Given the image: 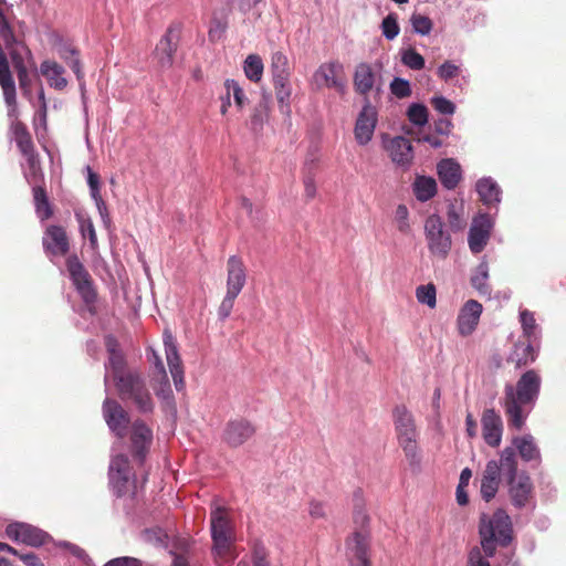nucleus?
<instances>
[{"mask_svg": "<svg viewBox=\"0 0 566 566\" xmlns=\"http://www.w3.org/2000/svg\"><path fill=\"white\" fill-rule=\"evenodd\" d=\"M542 378L539 374L530 369L516 382V386L506 385L504 388L503 407L510 426L522 429L527 412L524 407L533 406L538 398Z\"/></svg>", "mask_w": 566, "mask_h": 566, "instance_id": "obj_1", "label": "nucleus"}, {"mask_svg": "<svg viewBox=\"0 0 566 566\" xmlns=\"http://www.w3.org/2000/svg\"><path fill=\"white\" fill-rule=\"evenodd\" d=\"M147 482V473L138 483L136 474L126 454L119 453L111 459L108 467V485L112 493L119 499L135 500L144 490Z\"/></svg>", "mask_w": 566, "mask_h": 566, "instance_id": "obj_2", "label": "nucleus"}, {"mask_svg": "<svg viewBox=\"0 0 566 566\" xmlns=\"http://www.w3.org/2000/svg\"><path fill=\"white\" fill-rule=\"evenodd\" d=\"M392 421L397 442L411 468H419L421 451L418 446L419 430L412 412L405 406L398 405L392 409Z\"/></svg>", "mask_w": 566, "mask_h": 566, "instance_id": "obj_3", "label": "nucleus"}, {"mask_svg": "<svg viewBox=\"0 0 566 566\" xmlns=\"http://www.w3.org/2000/svg\"><path fill=\"white\" fill-rule=\"evenodd\" d=\"M511 517L504 510H496L491 517L482 514L480 518L479 533L481 545L486 556H493L497 544L509 545L512 539Z\"/></svg>", "mask_w": 566, "mask_h": 566, "instance_id": "obj_4", "label": "nucleus"}, {"mask_svg": "<svg viewBox=\"0 0 566 566\" xmlns=\"http://www.w3.org/2000/svg\"><path fill=\"white\" fill-rule=\"evenodd\" d=\"M503 475L507 481L510 499L514 506L522 509L533 497V483L525 472L518 473L516 452L512 448L502 451Z\"/></svg>", "mask_w": 566, "mask_h": 566, "instance_id": "obj_5", "label": "nucleus"}, {"mask_svg": "<svg viewBox=\"0 0 566 566\" xmlns=\"http://www.w3.org/2000/svg\"><path fill=\"white\" fill-rule=\"evenodd\" d=\"M210 531L212 538V554L219 562L231 559L235 536L232 521L224 507L217 506L210 513Z\"/></svg>", "mask_w": 566, "mask_h": 566, "instance_id": "obj_6", "label": "nucleus"}, {"mask_svg": "<svg viewBox=\"0 0 566 566\" xmlns=\"http://www.w3.org/2000/svg\"><path fill=\"white\" fill-rule=\"evenodd\" d=\"M118 397L123 401H130L140 412H150L154 409L153 398L142 375L129 371L114 380Z\"/></svg>", "mask_w": 566, "mask_h": 566, "instance_id": "obj_7", "label": "nucleus"}, {"mask_svg": "<svg viewBox=\"0 0 566 566\" xmlns=\"http://www.w3.org/2000/svg\"><path fill=\"white\" fill-rule=\"evenodd\" d=\"M182 32L180 22H171L158 41L153 52V57L160 69H170L175 62V55L179 48Z\"/></svg>", "mask_w": 566, "mask_h": 566, "instance_id": "obj_8", "label": "nucleus"}, {"mask_svg": "<svg viewBox=\"0 0 566 566\" xmlns=\"http://www.w3.org/2000/svg\"><path fill=\"white\" fill-rule=\"evenodd\" d=\"M271 74L279 104L289 105L292 94L291 69L287 56L281 51L274 52L271 56Z\"/></svg>", "mask_w": 566, "mask_h": 566, "instance_id": "obj_9", "label": "nucleus"}, {"mask_svg": "<svg viewBox=\"0 0 566 566\" xmlns=\"http://www.w3.org/2000/svg\"><path fill=\"white\" fill-rule=\"evenodd\" d=\"M313 83L317 88H333L344 95L347 87V76L342 62L333 60L318 66L313 74Z\"/></svg>", "mask_w": 566, "mask_h": 566, "instance_id": "obj_10", "label": "nucleus"}, {"mask_svg": "<svg viewBox=\"0 0 566 566\" xmlns=\"http://www.w3.org/2000/svg\"><path fill=\"white\" fill-rule=\"evenodd\" d=\"M428 247L432 254L446 258L451 250V237L443 230V222L437 214H431L424 223Z\"/></svg>", "mask_w": 566, "mask_h": 566, "instance_id": "obj_11", "label": "nucleus"}, {"mask_svg": "<svg viewBox=\"0 0 566 566\" xmlns=\"http://www.w3.org/2000/svg\"><path fill=\"white\" fill-rule=\"evenodd\" d=\"M130 453L143 465L153 444V430L143 421L135 420L129 430Z\"/></svg>", "mask_w": 566, "mask_h": 566, "instance_id": "obj_12", "label": "nucleus"}, {"mask_svg": "<svg viewBox=\"0 0 566 566\" xmlns=\"http://www.w3.org/2000/svg\"><path fill=\"white\" fill-rule=\"evenodd\" d=\"M347 557L350 566H371L370 543L367 532H353L346 539Z\"/></svg>", "mask_w": 566, "mask_h": 566, "instance_id": "obj_13", "label": "nucleus"}, {"mask_svg": "<svg viewBox=\"0 0 566 566\" xmlns=\"http://www.w3.org/2000/svg\"><path fill=\"white\" fill-rule=\"evenodd\" d=\"M7 536L25 545L39 547L50 538L49 534L42 530L25 523H11L6 528Z\"/></svg>", "mask_w": 566, "mask_h": 566, "instance_id": "obj_14", "label": "nucleus"}, {"mask_svg": "<svg viewBox=\"0 0 566 566\" xmlns=\"http://www.w3.org/2000/svg\"><path fill=\"white\" fill-rule=\"evenodd\" d=\"M42 245L50 256H65L70 251V238L62 226H49L42 237Z\"/></svg>", "mask_w": 566, "mask_h": 566, "instance_id": "obj_15", "label": "nucleus"}, {"mask_svg": "<svg viewBox=\"0 0 566 566\" xmlns=\"http://www.w3.org/2000/svg\"><path fill=\"white\" fill-rule=\"evenodd\" d=\"M492 228L493 220L488 213H480L472 220L468 242L473 253L483 251L490 240Z\"/></svg>", "mask_w": 566, "mask_h": 566, "instance_id": "obj_16", "label": "nucleus"}, {"mask_svg": "<svg viewBox=\"0 0 566 566\" xmlns=\"http://www.w3.org/2000/svg\"><path fill=\"white\" fill-rule=\"evenodd\" d=\"M255 431V426L251 421L238 418L227 423L223 440L231 448H238L251 439Z\"/></svg>", "mask_w": 566, "mask_h": 566, "instance_id": "obj_17", "label": "nucleus"}, {"mask_svg": "<svg viewBox=\"0 0 566 566\" xmlns=\"http://www.w3.org/2000/svg\"><path fill=\"white\" fill-rule=\"evenodd\" d=\"M103 415L109 429L115 432L117 437H125L129 417L116 400L109 398L104 400Z\"/></svg>", "mask_w": 566, "mask_h": 566, "instance_id": "obj_18", "label": "nucleus"}, {"mask_svg": "<svg viewBox=\"0 0 566 566\" xmlns=\"http://www.w3.org/2000/svg\"><path fill=\"white\" fill-rule=\"evenodd\" d=\"M503 474L502 455L500 461L491 460L486 463L481 478L480 492L485 502H490L496 495Z\"/></svg>", "mask_w": 566, "mask_h": 566, "instance_id": "obj_19", "label": "nucleus"}, {"mask_svg": "<svg viewBox=\"0 0 566 566\" xmlns=\"http://www.w3.org/2000/svg\"><path fill=\"white\" fill-rule=\"evenodd\" d=\"M483 307L475 300L467 301L457 317V327L461 336H470L476 328Z\"/></svg>", "mask_w": 566, "mask_h": 566, "instance_id": "obj_20", "label": "nucleus"}, {"mask_svg": "<svg viewBox=\"0 0 566 566\" xmlns=\"http://www.w3.org/2000/svg\"><path fill=\"white\" fill-rule=\"evenodd\" d=\"M376 124L377 112L375 107H373L369 101L366 98V104L364 105L361 112L357 117L354 129L355 138L358 144L366 145L371 140L376 128Z\"/></svg>", "mask_w": 566, "mask_h": 566, "instance_id": "obj_21", "label": "nucleus"}, {"mask_svg": "<svg viewBox=\"0 0 566 566\" xmlns=\"http://www.w3.org/2000/svg\"><path fill=\"white\" fill-rule=\"evenodd\" d=\"M482 436L485 443L492 448L501 444L503 433V421L501 416L493 409H485L481 418Z\"/></svg>", "mask_w": 566, "mask_h": 566, "instance_id": "obj_22", "label": "nucleus"}, {"mask_svg": "<svg viewBox=\"0 0 566 566\" xmlns=\"http://www.w3.org/2000/svg\"><path fill=\"white\" fill-rule=\"evenodd\" d=\"M164 344H165L166 359H167V364L169 366L171 377L174 379L176 389L178 391H180L185 387L184 367H182V363H181L180 356L178 354L174 337L171 335L166 334Z\"/></svg>", "mask_w": 566, "mask_h": 566, "instance_id": "obj_23", "label": "nucleus"}, {"mask_svg": "<svg viewBox=\"0 0 566 566\" xmlns=\"http://www.w3.org/2000/svg\"><path fill=\"white\" fill-rule=\"evenodd\" d=\"M0 86L3 92V97L9 106L15 105L17 92L13 76L10 71L8 57L0 43Z\"/></svg>", "mask_w": 566, "mask_h": 566, "instance_id": "obj_24", "label": "nucleus"}, {"mask_svg": "<svg viewBox=\"0 0 566 566\" xmlns=\"http://www.w3.org/2000/svg\"><path fill=\"white\" fill-rule=\"evenodd\" d=\"M59 56L72 69L78 83L83 86L84 72L80 60V51L70 42L60 41L55 44Z\"/></svg>", "mask_w": 566, "mask_h": 566, "instance_id": "obj_25", "label": "nucleus"}, {"mask_svg": "<svg viewBox=\"0 0 566 566\" xmlns=\"http://www.w3.org/2000/svg\"><path fill=\"white\" fill-rule=\"evenodd\" d=\"M387 150L391 160L400 166H408L412 161V146L406 137L398 136L392 138L387 145Z\"/></svg>", "mask_w": 566, "mask_h": 566, "instance_id": "obj_26", "label": "nucleus"}, {"mask_svg": "<svg viewBox=\"0 0 566 566\" xmlns=\"http://www.w3.org/2000/svg\"><path fill=\"white\" fill-rule=\"evenodd\" d=\"M40 73L54 90L63 91L69 84L64 77L65 69L54 60H44L40 65Z\"/></svg>", "mask_w": 566, "mask_h": 566, "instance_id": "obj_27", "label": "nucleus"}, {"mask_svg": "<svg viewBox=\"0 0 566 566\" xmlns=\"http://www.w3.org/2000/svg\"><path fill=\"white\" fill-rule=\"evenodd\" d=\"M438 176L442 186L447 189H454L461 178V166L452 158L442 159L438 166Z\"/></svg>", "mask_w": 566, "mask_h": 566, "instance_id": "obj_28", "label": "nucleus"}, {"mask_svg": "<svg viewBox=\"0 0 566 566\" xmlns=\"http://www.w3.org/2000/svg\"><path fill=\"white\" fill-rule=\"evenodd\" d=\"M514 452L517 450L520 457L525 462H534L535 464H539L542 461L541 451L537 447L535 439L531 434H525L523 437H515L512 441Z\"/></svg>", "mask_w": 566, "mask_h": 566, "instance_id": "obj_29", "label": "nucleus"}, {"mask_svg": "<svg viewBox=\"0 0 566 566\" xmlns=\"http://www.w3.org/2000/svg\"><path fill=\"white\" fill-rule=\"evenodd\" d=\"M375 72L370 64L359 63L354 73V87L355 91L367 97L375 84Z\"/></svg>", "mask_w": 566, "mask_h": 566, "instance_id": "obj_30", "label": "nucleus"}, {"mask_svg": "<svg viewBox=\"0 0 566 566\" xmlns=\"http://www.w3.org/2000/svg\"><path fill=\"white\" fill-rule=\"evenodd\" d=\"M535 360L534 347L530 339L526 342H517L513 352L510 354L507 361L513 364L515 368H521Z\"/></svg>", "mask_w": 566, "mask_h": 566, "instance_id": "obj_31", "label": "nucleus"}, {"mask_svg": "<svg viewBox=\"0 0 566 566\" xmlns=\"http://www.w3.org/2000/svg\"><path fill=\"white\" fill-rule=\"evenodd\" d=\"M353 505H354V513L353 518L354 523L357 526V530L354 532H367L370 536L368 525H369V515L366 511V504L363 496L361 490H357L354 492L353 495Z\"/></svg>", "mask_w": 566, "mask_h": 566, "instance_id": "obj_32", "label": "nucleus"}, {"mask_svg": "<svg viewBox=\"0 0 566 566\" xmlns=\"http://www.w3.org/2000/svg\"><path fill=\"white\" fill-rule=\"evenodd\" d=\"M14 140L24 158L36 155L34 144L28 127L22 122H15L12 126Z\"/></svg>", "mask_w": 566, "mask_h": 566, "instance_id": "obj_33", "label": "nucleus"}, {"mask_svg": "<svg viewBox=\"0 0 566 566\" xmlns=\"http://www.w3.org/2000/svg\"><path fill=\"white\" fill-rule=\"evenodd\" d=\"M480 200L486 206H495L501 201V189L491 178H482L476 182Z\"/></svg>", "mask_w": 566, "mask_h": 566, "instance_id": "obj_34", "label": "nucleus"}, {"mask_svg": "<svg viewBox=\"0 0 566 566\" xmlns=\"http://www.w3.org/2000/svg\"><path fill=\"white\" fill-rule=\"evenodd\" d=\"M65 270L73 283H92L91 275L77 254H67Z\"/></svg>", "mask_w": 566, "mask_h": 566, "instance_id": "obj_35", "label": "nucleus"}, {"mask_svg": "<svg viewBox=\"0 0 566 566\" xmlns=\"http://www.w3.org/2000/svg\"><path fill=\"white\" fill-rule=\"evenodd\" d=\"M33 201L35 207V212L41 220L50 219L53 216V209L49 201V197L46 190L43 186L36 185L33 186Z\"/></svg>", "mask_w": 566, "mask_h": 566, "instance_id": "obj_36", "label": "nucleus"}, {"mask_svg": "<svg viewBox=\"0 0 566 566\" xmlns=\"http://www.w3.org/2000/svg\"><path fill=\"white\" fill-rule=\"evenodd\" d=\"M413 192L419 201H428L437 193V182L431 177H417L413 182Z\"/></svg>", "mask_w": 566, "mask_h": 566, "instance_id": "obj_37", "label": "nucleus"}, {"mask_svg": "<svg viewBox=\"0 0 566 566\" xmlns=\"http://www.w3.org/2000/svg\"><path fill=\"white\" fill-rule=\"evenodd\" d=\"M447 219L452 231H461L467 226L463 205L451 203L448 207Z\"/></svg>", "mask_w": 566, "mask_h": 566, "instance_id": "obj_38", "label": "nucleus"}, {"mask_svg": "<svg viewBox=\"0 0 566 566\" xmlns=\"http://www.w3.org/2000/svg\"><path fill=\"white\" fill-rule=\"evenodd\" d=\"M244 74L245 76L252 81L258 83L261 81L263 75V62L262 59L256 54H250L244 61Z\"/></svg>", "mask_w": 566, "mask_h": 566, "instance_id": "obj_39", "label": "nucleus"}, {"mask_svg": "<svg viewBox=\"0 0 566 566\" xmlns=\"http://www.w3.org/2000/svg\"><path fill=\"white\" fill-rule=\"evenodd\" d=\"M28 164V171L25 172V179L29 184L34 186L40 185L44 181V174L41 167L39 155H34L25 158Z\"/></svg>", "mask_w": 566, "mask_h": 566, "instance_id": "obj_40", "label": "nucleus"}, {"mask_svg": "<svg viewBox=\"0 0 566 566\" xmlns=\"http://www.w3.org/2000/svg\"><path fill=\"white\" fill-rule=\"evenodd\" d=\"M269 105L268 101H261L255 107L250 117L251 129L259 132L263 128L265 120L268 119Z\"/></svg>", "mask_w": 566, "mask_h": 566, "instance_id": "obj_41", "label": "nucleus"}, {"mask_svg": "<svg viewBox=\"0 0 566 566\" xmlns=\"http://www.w3.org/2000/svg\"><path fill=\"white\" fill-rule=\"evenodd\" d=\"M228 282L227 283H243L245 280V269L242 261L237 256H231L228 260Z\"/></svg>", "mask_w": 566, "mask_h": 566, "instance_id": "obj_42", "label": "nucleus"}, {"mask_svg": "<svg viewBox=\"0 0 566 566\" xmlns=\"http://www.w3.org/2000/svg\"><path fill=\"white\" fill-rule=\"evenodd\" d=\"M242 285H229L227 294L221 302V305L219 307V316L224 319L227 318L233 307V303L235 297L240 294Z\"/></svg>", "mask_w": 566, "mask_h": 566, "instance_id": "obj_43", "label": "nucleus"}, {"mask_svg": "<svg viewBox=\"0 0 566 566\" xmlns=\"http://www.w3.org/2000/svg\"><path fill=\"white\" fill-rule=\"evenodd\" d=\"M76 218L78 221L80 232L82 237L88 238L90 244L93 250L97 249V235L91 218L82 214H76Z\"/></svg>", "mask_w": 566, "mask_h": 566, "instance_id": "obj_44", "label": "nucleus"}, {"mask_svg": "<svg viewBox=\"0 0 566 566\" xmlns=\"http://www.w3.org/2000/svg\"><path fill=\"white\" fill-rule=\"evenodd\" d=\"M224 88L229 92V95L233 96L235 106L241 111L248 102V98L240 86V84L231 78L226 80Z\"/></svg>", "mask_w": 566, "mask_h": 566, "instance_id": "obj_45", "label": "nucleus"}, {"mask_svg": "<svg viewBox=\"0 0 566 566\" xmlns=\"http://www.w3.org/2000/svg\"><path fill=\"white\" fill-rule=\"evenodd\" d=\"M416 297L419 303L433 308L437 304V291L434 285H418Z\"/></svg>", "mask_w": 566, "mask_h": 566, "instance_id": "obj_46", "label": "nucleus"}, {"mask_svg": "<svg viewBox=\"0 0 566 566\" xmlns=\"http://www.w3.org/2000/svg\"><path fill=\"white\" fill-rule=\"evenodd\" d=\"M108 366L112 370L113 380H116L118 379V376H124L130 371L125 369V358L122 352L108 355Z\"/></svg>", "mask_w": 566, "mask_h": 566, "instance_id": "obj_47", "label": "nucleus"}, {"mask_svg": "<svg viewBox=\"0 0 566 566\" xmlns=\"http://www.w3.org/2000/svg\"><path fill=\"white\" fill-rule=\"evenodd\" d=\"M78 296L85 302L91 313L95 312L97 292L94 285H74Z\"/></svg>", "mask_w": 566, "mask_h": 566, "instance_id": "obj_48", "label": "nucleus"}, {"mask_svg": "<svg viewBox=\"0 0 566 566\" xmlns=\"http://www.w3.org/2000/svg\"><path fill=\"white\" fill-rule=\"evenodd\" d=\"M410 22L413 31L421 35H428L433 27L432 20L420 13H413L410 18Z\"/></svg>", "mask_w": 566, "mask_h": 566, "instance_id": "obj_49", "label": "nucleus"}, {"mask_svg": "<svg viewBox=\"0 0 566 566\" xmlns=\"http://www.w3.org/2000/svg\"><path fill=\"white\" fill-rule=\"evenodd\" d=\"M408 118L412 124L423 126L428 122L427 107L422 104H411L408 108Z\"/></svg>", "mask_w": 566, "mask_h": 566, "instance_id": "obj_50", "label": "nucleus"}, {"mask_svg": "<svg viewBox=\"0 0 566 566\" xmlns=\"http://www.w3.org/2000/svg\"><path fill=\"white\" fill-rule=\"evenodd\" d=\"M402 63L411 70L419 71L424 67V59L415 49H408L402 53Z\"/></svg>", "mask_w": 566, "mask_h": 566, "instance_id": "obj_51", "label": "nucleus"}, {"mask_svg": "<svg viewBox=\"0 0 566 566\" xmlns=\"http://www.w3.org/2000/svg\"><path fill=\"white\" fill-rule=\"evenodd\" d=\"M0 38L4 43V46L8 50H11L12 46L15 44L17 39L15 35L7 21L2 10L0 9Z\"/></svg>", "mask_w": 566, "mask_h": 566, "instance_id": "obj_52", "label": "nucleus"}, {"mask_svg": "<svg viewBox=\"0 0 566 566\" xmlns=\"http://www.w3.org/2000/svg\"><path fill=\"white\" fill-rule=\"evenodd\" d=\"M381 31L384 36L387 40H394L400 31L397 15L395 13H389L381 22Z\"/></svg>", "mask_w": 566, "mask_h": 566, "instance_id": "obj_53", "label": "nucleus"}, {"mask_svg": "<svg viewBox=\"0 0 566 566\" xmlns=\"http://www.w3.org/2000/svg\"><path fill=\"white\" fill-rule=\"evenodd\" d=\"M520 322L523 328L524 336L531 340L536 329V321L534 314L528 310H524L520 313Z\"/></svg>", "mask_w": 566, "mask_h": 566, "instance_id": "obj_54", "label": "nucleus"}, {"mask_svg": "<svg viewBox=\"0 0 566 566\" xmlns=\"http://www.w3.org/2000/svg\"><path fill=\"white\" fill-rule=\"evenodd\" d=\"M391 94L398 98H406L411 95L410 83L401 77H395L390 83Z\"/></svg>", "mask_w": 566, "mask_h": 566, "instance_id": "obj_55", "label": "nucleus"}, {"mask_svg": "<svg viewBox=\"0 0 566 566\" xmlns=\"http://www.w3.org/2000/svg\"><path fill=\"white\" fill-rule=\"evenodd\" d=\"M408 216V208L405 205H399L395 212V220L397 223V229L402 233H407L410 229Z\"/></svg>", "mask_w": 566, "mask_h": 566, "instance_id": "obj_56", "label": "nucleus"}, {"mask_svg": "<svg viewBox=\"0 0 566 566\" xmlns=\"http://www.w3.org/2000/svg\"><path fill=\"white\" fill-rule=\"evenodd\" d=\"M87 184L91 189V195L95 201H101L103 205V199L99 192V176L92 170V168L87 167Z\"/></svg>", "mask_w": 566, "mask_h": 566, "instance_id": "obj_57", "label": "nucleus"}, {"mask_svg": "<svg viewBox=\"0 0 566 566\" xmlns=\"http://www.w3.org/2000/svg\"><path fill=\"white\" fill-rule=\"evenodd\" d=\"M252 566H272L269 553L263 545H255L252 553Z\"/></svg>", "mask_w": 566, "mask_h": 566, "instance_id": "obj_58", "label": "nucleus"}, {"mask_svg": "<svg viewBox=\"0 0 566 566\" xmlns=\"http://www.w3.org/2000/svg\"><path fill=\"white\" fill-rule=\"evenodd\" d=\"M431 104L436 111L444 115H452L455 111L454 104L443 96L433 97Z\"/></svg>", "mask_w": 566, "mask_h": 566, "instance_id": "obj_59", "label": "nucleus"}, {"mask_svg": "<svg viewBox=\"0 0 566 566\" xmlns=\"http://www.w3.org/2000/svg\"><path fill=\"white\" fill-rule=\"evenodd\" d=\"M460 69L454 63L447 61L438 69V75L443 81H450L459 75Z\"/></svg>", "mask_w": 566, "mask_h": 566, "instance_id": "obj_60", "label": "nucleus"}, {"mask_svg": "<svg viewBox=\"0 0 566 566\" xmlns=\"http://www.w3.org/2000/svg\"><path fill=\"white\" fill-rule=\"evenodd\" d=\"M104 566H143L142 560L135 557H117L107 562Z\"/></svg>", "mask_w": 566, "mask_h": 566, "instance_id": "obj_61", "label": "nucleus"}, {"mask_svg": "<svg viewBox=\"0 0 566 566\" xmlns=\"http://www.w3.org/2000/svg\"><path fill=\"white\" fill-rule=\"evenodd\" d=\"M489 279V266L485 262L480 263L471 277V283H482Z\"/></svg>", "mask_w": 566, "mask_h": 566, "instance_id": "obj_62", "label": "nucleus"}, {"mask_svg": "<svg viewBox=\"0 0 566 566\" xmlns=\"http://www.w3.org/2000/svg\"><path fill=\"white\" fill-rule=\"evenodd\" d=\"M308 513L313 518H324L326 516L325 505L319 501H311Z\"/></svg>", "mask_w": 566, "mask_h": 566, "instance_id": "obj_63", "label": "nucleus"}, {"mask_svg": "<svg viewBox=\"0 0 566 566\" xmlns=\"http://www.w3.org/2000/svg\"><path fill=\"white\" fill-rule=\"evenodd\" d=\"M468 566H491L490 563L482 557L479 549H473L469 556Z\"/></svg>", "mask_w": 566, "mask_h": 566, "instance_id": "obj_64", "label": "nucleus"}]
</instances>
